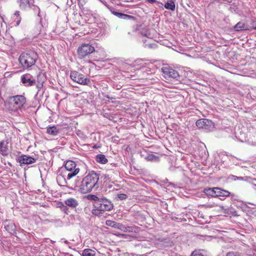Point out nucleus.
I'll return each instance as SVG.
<instances>
[{
    "label": "nucleus",
    "instance_id": "f257e3e1",
    "mask_svg": "<svg viewBox=\"0 0 256 256\" xmlns=\"http://www.w3.org/2000/svg\"><path fill=\"white\" fill-rule=\"evenodd\" d=\"M98 174L94 171L90 172L82 180L80 186V191L82 194L92 192L94 188H98Z\"/></svg>",
    "mask_w": 256,
    "mask_h": 256
},
{
    "label": "nucleus",
    "instance_id": "f03ea898",
    "mask_svg": "<svg viewBox=\"0 0 256 256\" xmlns=\"http://www.w3.org/2000/svg\"><path fill=\"white\" fill-rule=\"evenodd\" d=\"M26 98L22 95L10 96L4 102L5 107L10 112H16L21 110L26 104Z\"/></svg>",
    "mask_w": 256,
    "mask_h": 256
},
{
    "label": "nucleus",
    "instance_id": "7ed1b4c3",
    "mask_svg": "<svg viewBox=\"0 0 256 256\" xmlns=\"http://www.w3.org/2000/svg\"><path fill=\"white\" fill-rule=\"evenodd\" d=\"M38 58L36 52L29 51L22 53L18 58V61L24 69H28L35 64Z\"/></svg>",
    "mask_w": 256,
    "mask_h": 256
},
{
    "label": "nucleus",
    "instance_id": "20e7f679",
    "mask_svg": "<svg viewBox=\"0 0 256 256\" xmlns=\"http://www.w3.org/2000/svg\"><path fill=\"white\" fill-rule=\"evenodd\" d=\"M95 51V48L90 44H82L78 48L77 54L78 58L83 59L92 54Z\"/></svg>",
    "mask_w": 256,
    "mask_h": 256
},
{
    "label": "nucleus",
    "instance_id": "39448f33",
    "mask_svg": "<svg viewBox=\"0 0 256 256\" xmlns=\"http://www.w3.org/2000/svg\"><path fill=\"white\" fill-rule=\"evenodd\" d=\"M64 168L67 171V179L70 180L80 172V168L76 167V164L72 160H68L65 164Z\"/></svg>",
    "mask_w": 256,
    "mask_h": 256
},
{
    "label": "nucleus",
    "instance_id": "423d86ee",
    "mask_svg": "<svg viewBox=\"0 0 256 256\" xmlns=\"http://www.w3.org/2000/svg\"><path fill=\"white\" fill-rule=\"evenodd\" d=\"M70 77L74 82L79 84L86 86L90 84V80L78 72L72 71L70 72Z\"/></svg>",
    "mask_w": 256,
    "mask_h": 256
},
{
    "label": "nucleus",
    "instance_id": "0eeeda50",
    "mask_svg": "<svg viewBox=\"0 0 256 256\" xmlns=\"http://www.w3.org/2000/svg\"><path fill=\"white\" fill-rule=\"evenodd\" d=\"M95 207L103 213L105 211L110 210L113 208V204L110 201L102 199L96 202Z\"/></svg>",
    "mask_w": 256,
    "mask_h": 256
},
{
    "label": "nucleus",
    "instance_id": "6e6552de",
    "mask_svg": "<svg viewBox=\"0 0 256 256\" xmlns=\"http://www.w3.org/2000/svg\"><path fill=\"white\" fill-rule=\"evenodd\" d=\"M163 76L166 78H176L179 76L178 72L170 67H164L162 68Z\"/></svg>",
    "mask_w": 256,
    "mask_h": 256
},
{
    "label": "nucleus",
    "instance_id": "1a4fd4ad",
    "mask_svg": "<svg viewBox=\"0 0 256 256\" xmlns=\"http://www.w3.org/2000/svg\"><path fill=\"white\" fill-rule=\"evenodd\" d=\"M212 124V120L208 119L202 118L196 121V126L198 128L207 130L210 128Z\"/></svg>",
    "mask_w": 256,
    "mask_h": 256
},
{
    "label": "nucleus",
    "instance_id": "9d476101",
    "mask_svg": "<svg viewBox=\"0 0 256 256\" xmlns=\"http://www.w3.org/2000/svg\"><path fill=\"white\" fill-rule=\"evenodd\" d=\"M18 161L20 164H30L34 163L36 160L30 156L22 155L18 158Z\"/></svg>",
    "mask_w": 256,
    "mask_h": 256
},
{
    "label": "nucleus",
    "instance_id": "9b49d317",
    "mask_svg": "<svg viewBox=\"0 0 256 256\" xmlns=\"http://www.w3.org/2000/svg\"><path fill=\"white\" fill-rule=\"evenodd\" d=\"M21 82L26 86H32L35 84V80L31 79V76L30 74H23L21 76Z\"/></svg>",
    "mask_w": 256,
    "mask_h": 256
},
{
    "label": "nucleus",
    "instance_id": "f8f14e48",
    "mask_svg": "<svg viewBox=\"0 0 256 256\" xmlns=\"http://www.w3.org/2000/svg\"><path fill=\"white\" fill-rule=\"evenodd\" d=\"M4 226L6 230L10 234H14L16 232V226L10 220H6L4 222Z\"/></svg>",
    "mask_w": 256,
    "mask_h": 256
},
{
    "label": "nucleus",
    "instance_id": "ddd939ff",
    "mask_svg": "<svg viewBox=\"0 0 256 256\" xmlns=\"http://www.w3.org/2000/svg\"><path fill=\"white\" fill-rule=\"evenodd\" d=\"M8 142L2 140L0 142V154L4 156L8 154Z\"/></svg>",
    "mask_w": 256,
    "mask_h": 256
},
{
    "label": "nucleus",
    "instance_id": "4468645a",
    "mask_svg": "<svg viewBox=\"0 0 256 256\" xmlns=\"http://www.w3.org/2000/svg\"><path fill=\"white\" fill-rule=\"evenodd\" d=\"M65 204L72 208H76L78 205V200L72 198H68L64 201Z\"/></svg>",
    "mask_w": 256,
    "mask_h": 256
},
{
    "label": "nucleus",
    "instance_id": "2eb2a0df",
    "mask_svg": "<svg viewBox=\"0 0 256 256\" xmlns=\"http://www.w3.org/2000/svg\"><path fill=\"white\" fill-rule=\"evenodd\" d=\"M114 228L120 230L124 232H132L133 230L132 227H126L122 224H120L117 222H116V224H114Z\"/></svg>",
    "mask_w": 256,
    "mask_h": 256
},
{
    "label": "nucleus",
    "instance_id": "dca6fc26",
    "mask_svg": "<svg viewBox=\"0 0 256 256\" xmlns=\"http://www.w3.org/2000/svg\"><path fill=\"white\" fill-rule=\"evenodd\" d=\"M216 196H228L230 195V192L228 190L222 189L216 187Z\"/></svg>",
    "mask_w": 256,
    "mask_h": 256
},
{
    "label": "nucleus",
    "instance_id": "f3484780",
    "mask_svg": "<svg viewBox=\"0 0 256 256\" xmlns=\"http://www.w3.org/2000/svg\"><path fill=\"white\" fill-rule=\"evenodd\" d=\"M60 130L55 126H51L47 128L46 132L48 134L56 136L59 133Z\"/></svg>",
    "mask_w": 256,
    "mask_h": 256
},
{
    "label": "nucleus",
    "instance_id": "a211bd4d",
    "mask_svg": "<svg viewBox=\"0 0 256 256\" xmlns=\"http://www.w3.org/2000/svg\"><path fill=\"white\" fill-rule=\"evenodd\" d=\"M96 161L101 164H106L108 162L106 156L102 154H98L96 156Z\"/></svg>",
    "mask_w": 256,
    "mask_h": 256
},
{
    "label": "nucleus",
    "instance_id": "6ab92c4d",
    "mask_svg": "<svg viewBox=\"0 0 256 256\" xmlns=\"http://www.w3.org/2000/svg\"><path fill=\"white\" fill-rule=\"evenodd\" d=\"M234 28L236 31H241L244 30H248L244 23L242 22H238L234 26Z\"/></svg>",
    "mask_w": 256,
    "mask_h": 256
},
{
    "label": "nucleus",
    "instance_id": "aec40b11",
    "mask_svg": "<svg viewBox=\"0 0 256 256\" xmlns=\"http://www.w3.org/2000/svg\"><path fill=\"white\" fill-rule=\"evenodd\" d=\"M216 188H206L204 190V192L206 194L213 197H216Z\"/></svg>",
    "mask_w": 256,
    "mask_h": 256
},
{
    "label": "nucleus",
    "instance_id": "412c9836",
    "mask_svg": "<svg viewBox=\"0 0 256 256\" xmlns=\"http://www.w3.org/2000/svg\"><path fill=\"white\" fill-rule=\"evenodd\" d=\"M96 252L90 248L84 250L82 254V256H96Z\"/></svg>",
    "mask_w": 256,
    "mask_h": 256
},
{
    "label": "nucleus",
    "instance_id": "4be33fe9",
    "mask_svg": "<svg viewBox=\"0 0 256 256\" xmlns=\"http://www.w3.org/2000/svg\"><path fill=\"white\" fill-rule=\"evenodd\" d=\"M19 3L21 9L25 10L27 7H30L29 0H19Z\"/></svg>",
    "mask_w": 256,
    "mask_h": 256
},
{
    "label": "nucleus",
    "instance_id": "5701e85b",
    "mask_svg": "<svg viewBox=\"0 0 256 256\" xmlns=\"http://www.w3.org/2000/svg\"><path fill=\"white\" fill-rule=\"evenodd\" d=\"M145 159L148 161H155L158 162L160 160V158L152 154H150L146 157Z\"/></svg>",
    "mask_w": 256,
    "mask_h": 256
},
{
    "label": "nucleus",
    "instance_id": "b1692460",
    "mask_svg": "<svg viewBox=\"0 0 256 256\" xmlns=\"http://www.w3.org/2000/svg\"><path fill=\"white\" fill-rule=\"evenodd\" d=\"M190 256H207L204 250H198L194 251Z\"/></svg>",
    "mask_w": 256,
    "mask_h": 256
},
{
    "label": "nucleus",
    "instance_id": "393cba45",
    "mask_svg": "<svg viewBox=\"0 0 256 256\" xmlns=\"http://www.w3.org/2000/svg\"><path fill=\"white\" fill-rule=\"evenodd\" d=\"M164 8L166 9L174 11L176 8V5L174 2L172 1L170 2H166L164 5Z\"/></svg>",
    "mask_w": 256,
    "mask_h": 256
},
{
    "label": "nucleus",
    "instance_id": "a878e982",
    "mask_svg": "<svg viewBox=\"0 0 256 256\" xmlns=\"http://www.w3.org/2000/svg\"><path fill=\"white\" fill-rule=\"evenodd\" d=\"M115 221L107 220L106 222V226L114 228V224H116Z\"/></svg>",
    "mask_w": 256,
    "mask_h": 256
},
{
    "label": "nucleus",
    "instance_id": "bb28decb",
    "mask_svg": "<svg viewBox=\"0 0 256 256\" xmlns=\"http://www.w3.org/2000/svg\"><path fill=\"white\" fill-rule=\"evenodd\" d=\"M134 18H135L132 16L128 15V14H123L122 18H123V19H129V20L134 19Z\"/></svg>",
    "mask_w": 256,
    "mask_h": 256
},
{
    "label": "nucleus",
    "instance_id": "cd10ccee",
    "mask_svg": "<svg viewBox=\"0 0 256 256\" xmlns=\"http://www.w3.org/2000/svg\"><path fill=\"white\" fill-rule=\"evenodd\" d=\"M118 197L120 200H125L128 198V196L124 194H120L118 195Z\"/></svg>",
    "mask_w": 256,
    "mask_h": 256
},
{
    "label": "nucleus",
    "instance_id": "c85d7f7f",
    "mask_svg": "<svg viewBox=\"0 0 256 256\" xmlns=\"http://www.w3.org/2000/svg\"><path fill=\"white\" fill-rule=\"evenodd\" d=\"M226 256H240L238 252H228L226 254Z\"/></svg>",
    "mask_w": 256,
    "mask_h": 256
},
{
    "label": "nucleus",
    "instance_id": "c756f323",
    "mask_svg": "<svg viewBox=\"0 0 256 256\" xmlns=\"http://www.w3.org/2000/svg\"><path fill=\"white\" fill-rule=\"evenodd\" d=\"M92 214L96 215H98L100 214H102V212H100V210H98V208H96V209L93 210L92 212Z\"/></svg>",
    "mask_w": 256,
    "mask_h": 256
},
{
    "label": "nucleus",
    "instance_id": "7c9ffc66",
    "mask_svg": "<svg viewBox=\"0 0 256 256\" xmlns=\"http://www.w3.org/2000/svg\"><path fill=\"white\" fill-rule=\"evenodd\" d=\"M112 14L118 18H122V14H123L122 13L118 12H113Z\"/></svg>",
    "mask_w": 256,
    "mask_h": 256
},
{
    "label": "nucleus",
    "instance_id": "2f4dec72",
    "mask_svg": "<svg viewBox=\"0 0 256 256\" xmlns=\"http://www.w3.org/2000/svg\"><path fill=\"white\" fill-rule=\"evenodd\" d=\"M57 207L62 209V208H66V206L62 202H59L57 204Z\"/></svg>",
    "mask_w": 256,
    "mask_h": 256
},
{
    "label": "nucleus",
    "instance_id": "473e14b6",
    "mask_svg": "<svg viewBox=\"0 0 256 256\" xmlns=\"http://www.w3.org/2000/svg\"><path fill=\"white\" fill-rule=\"evenodd\" d=\"M252 28L256 30V20H254L252 23Z\"/></svg>",
    "mask_w": 256,
    "mask_h": 256
},
{
    "label": "nucleus",
    "instance_id": "72a5a7b5",
    "mask_svg": "<svg viewBox=\"0 0 256 256\" xmlns=\"http://www.w3.org/2000/svg\"><path fill=\"white\" fill-rule=\"evenodd\" d=\"M91 196V198H92V199L93 200H97L98 201V200H100L98 199V196H94V195H91V196Z\"/></svg>",
    "mask_w": 256,
    "mask_h": 256
},
{
    "label": "nucleus",
    "instance_id": "f704fd0d",
    "mask_svg": "<svg viewBox=\"0 0 256 256\" xmlns=\"http://www.w3.org/2000/svg\"><path fill=\"white\" fill-rule=\"evenodd\" d=\"M146 2H149L150 4L154 3L156 2V0H145Z\"/></svg>",
    "mask_w": 256,
    "mask_h": 256
},
{
    "label": "nucleus",
    "instance_id": "c9c22d12",
    "mask_svg": "<svg viewBox=\"0 0 256 256\" xmlns=\"http://www.w3.org/2000/svg\"><path fill=\"white\" fill-rule=\"evenodd\" d=\"M14 15L16 16H20V12L18 10L16 11L14 14Z\"/></svg>",
    "mask_w": 256,
    "mask_h": 256
},
{
    "label": "nucleus",
    "instance_id": "e433bc0d",
    "mask_svg": "<svg viewBox=\"0 0 256 256\" xmlns=\"http://www.w3.org/2000/svg\"><path fill=\"white\" fill-rule=\"evenodd\" d=\"M21 18H19L18 20H17L16 22V26H18L20 24V21H21Z\"/></svg>",
    "mask_w": 256,
    "mask_h": 256
},
{
    "label": "nucleus",
    "instance_id": "4c0bfd02",
    "mask_svg": "<svg viewBox=\"0 0 256 256\" xmlns=\"http://www.w3.org/2000/svg\"><path fill=\"white\" fill-rule=\"evenodd\" d=\"M62 210L64 211V212H66L68 210V207L66 206V208H62V209H61Z\"/></svg>",
    "mask_w": 256,
    "mask_h": 256
},
{
    "label": "nucleus",
    "instance_id": "58836bf2",
    "mask_svg": "<svg viewBox=\"0 0 256 256\" xmlns=\"http://www.w3.org/2000/svg\"><path fill=\"white\" fill-rule=\"evenodd\" d=\"M62 175H59L58 176V178H57V180H60L61 178H62Z\"/></svg>",
    "mask_w": 256,
    "mask_h": 256
},
{
    "label": "nucleus",
    "instance_id": "ea45409f",
    "mask_svg": "<svg viewBox=\"0 0 256 256\" xmlns=\"http://www.w3.org/2000/svg\"><path fill=\"white\" fill-rule=\"evenodd\" d=\"M42 84H40V88L41 86H42Z\"/></svg>",
    "mask_w": 256,
    "mask_h": 256
}]
</instances>
